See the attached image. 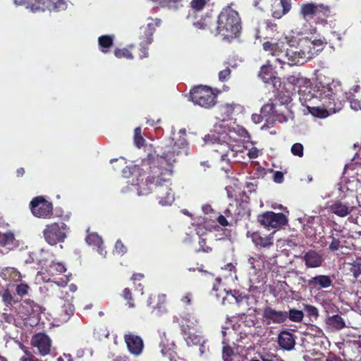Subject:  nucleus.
Here are the masks:
<instances>
[{
    "mask_svg": "<svg viewBox=\"0 0 361 361\" xmlns=\"http://www.w3.org/2000/svg\"><path fill=\"white\" fill-rule=\"evenodd\" d=\"M175 147L174 145L171 149L165 150L160 157L148 154L140 164V169L145 177L137 183L138 194L147 195L152 193L162 206L171 204L174 197L170 188L172 171L159 166V160H165L167 165L176 162L178 152H176Z\"/></svg>",
    "mask_w": 361,
    "mask_h": 361,
    "instance_id": "obj_1",
    "label": "nucleus"
},
{
    "mask_svg": "<svg viewBox=\"0 0 361 361\" xmlns=\"http://www.w3.org/2000/svg\"><path fill=\"white\" fill-rule=\"evenodd\" d=\"M312 94V98L318 99L321 105L308 108L312 115L319 118L327 117L341 110L346 98L341 84L334 80L328 83L317 82Z\"/></svg>",
    "mask_w": 361,
    "mask_h": 361,
    "instance_id": "obj_2",
    "label": "nucleus"
},
{
    "mask_svg": "<svg viewBox=\"0 0 361 361\" xmlns=\"http://www.w3.org/2000/svg\"><path fill=\"white\" fill-rule=\"evenodd\" d=\"M215 30L216 34L224 38L235 37L241 30L238 13L230 6L224 8L218 16Z\"/></svg>",
    "mask_w": 361,
    "mask_h": 361,
    "instance_id": "obj_3",
    "label": "nucleus"
},
{
    "mask_svg": "<svg viewBox=\"0 0 361 361\" xmlns=\"http://www.w3.org/2000/svg\"><path fill=\"white\" fill-rule=\"evenodd\" d=\"M216 97L212 89L207 86L199 85L190 91L191 101L205 109H210L216 104Z\"/></svg>",
    "mask_w": 361,
    "mask_h": 361,
    "instance_id": "obj_4",
    "label": "nucleus"
},
{
    "mask_svg": "<svg viewBox=\"0 0 361 361\" xmlns=\"http://www.w3.org/2000/svg\"><path fill=\"white\" fill-rule=\"evenodd\" d=\"M68 229V226L63 221L51 223L45 226L42 232L43 236L48 244L55 245L65 240Z\"/></svg>",
    "mask_w": 361,
    "mask_h": 361,
    "instance_id": "obj_5",
    "label": "nucleus"
},
{
    "mask_svg": "<svg viewBox=\"0 0 361 361\" xmlns=\"http://www.w3.org/2000/svg\"><path fill=\"white\" fill-rule=\"evenodd\" d=\"M16 5H25L33 13L45 10L60 9L65 5L64 0H13Z\"/></svg>",
    "mask_w": 361,
    "mask_h": 361,
    "instance_id": "obj_6",
    "label": "nucleus"
},
{
    "mask_svg": "<svg viewBox=\"0 0 361 361\" xmlns=\"http://www.w3.org/2000/svg\"><path fill=\"white\" fill-rule=\"evenodd\" d=\"M331 9L329 6L322 4H316L314 3H307L301 6L300 14L302 18L308 21L314 17L318 18H326L329 16Z\"/></svg>",
    "mask_w": 361,
    "mask_h": 361,
    "instance_id": "obj_7",
    "label": "nucleus"
},
{
    "mask_svg": "<svg viewBox=\"0 0 361 361\" xmlns=\"http://www.w3.org/2000/svg\"><path fill=\"white\" fill-rule=\"evenodd\" d=\"M257 219L262 226L268 229L279 228L288 224V218L284 214L271 211L259 214Z\"/></svg>",
    "mask_w": 361,
    "mask_h": 361,
    "instance_id": "obj_8",
    "label": "nucleus"
},
{
    "mask_svg": "<svg viewBox=\"0 0 361 361\" xmlns=\"http://www.w3.org/2000/svg\"><path fill=\"white\" fill-rule=\"evenodd\" d=\"M32 214L38 218L49 219L53 215V204L43 196L34 197L30 203Z\"/></svg>",
    "mask_w": 361,
    "mask_h": 361,
    "instance_id": "obj_9",
    "label": "nucleus"
},
{
    "mask_svg": "<svg viewBox=\"0 0 361 361\" xmlns=\"http://www.w3.org/2000/svg\"><path fill=\"white\" fill-rule=\"evenodd\" d=\"M123 340L131 355L137 357L143 353L145 344L141 336L133 332H128L124 334Z\"/></svg>",
    "mask_w": 361,
    "mask_h": 361,
    "instance_id": "obj_10",
    "label": "nucleus"
},
{
    "mask_svg": "<svg viewBox=\"0 0 361 361\" xmlns=\"http://www.w3.org/2000/svg\"><path fill=\"white\" fill-rule=\"evenodd\" d=\"M31 345L37 349L41 356H46L51 352V340L44 333H37L34 334L30 341Z\"/></svg>",
    "mask_w": 361,
    "mask_h": 361,
    "instance_id": "obj_11",
    "label": "nucleus"
},
{
    "mask_svg": "<svg viewBox=\"0 0 361 361\" xmlns=\"http://www.w3.org/2000/svg\"><path fill=\"white\" fill-rule=\"evenodd\" d=\"M286 311L277 310L267 305L262 310V318L267 324H281L286 323Z\"/></svg>",
    "mask_w": 361,
    "mask_h": 361,
    "instance_id": "obj_12",
    "label": "nucleus"
},
{
    "mask_svg": "<svg viewBox=\"0 0 361 361\" xmlns=\"http://www.w3.org/2000/svg\"><path fill=\"white\" fill-rule=\"evenodd\" d=\"M42 313V307L30 299L24 300L19 307V314L23 319L35 317Z\"/></svg>",
    "mask_w": 361,
    "mask_h": 361,
    "instance_id": "obj_13",
    "label": "nucleus"
},
{
    "mask_svg": "<svg viewBox=\"0 0 361 361\" xmlns=\"http://www.w3.org/2000/svg\"><path fill=\"white\" fill-rule=\"evenodd\" d=\"M263 49L271 56L276 58V61L281 64H286V49H283V46L279 43H271L265 42L263 43Z\"/></svg>",
    "mask_w": 361,
    "mask_h": 361,
    "instance_id": "obj_14",
    "label": "nucleus"
},
{
    "mask_svg": "<svg viewBox=\"0 0 361 361\" xmlns=\"http://www.w3.org/2000/svg\"><path fill=\"white\" fill-rule=\"evenodd\" d=\"M277 30V24L271 20H265L256 29L255 36L257 39L262 37L265 39H271L274 36Z\"/></svg>",
    "mask_w": 361,
    "mask_h": 361,
    "instance_id": "obj_15",
    "label": "nucleus"
},
{
    "mask_svg": "<svg viewBox=\"0 0 361 361\" xmlns=\"http://www.w3.org/2000/svg\"><path fill=\"white\" fill-rule=\"evenodd\" d=\"M143 30L145 36L143 37V41L140 43V49L139 56L140 59H143L148 56V47L147 46L152 42V35L154 32V26L152 23H148L147 26L140 28Z\"/></svg>",
    "mask_w": 361,
    "mask_h": 361,
    "instance_id": "obj_16",
    "label": "nucleus"
},
{
    "mask_svg": "<svg viewBox=\"0 0 361 361\" xmlns=\"http://www.w3.org/2000/svg\"><path fill=\"white\" fill-rule=\"evenodd\" d=\"M247 236L250 238L254 245L259 248H269L274 245V237L271 234L263 236L258 231H248Z\"/></svg>",
    "mask_w": 361,
    "mask_h": 361,
    "instance_id": "obj_17",
    "label": "nucleus"
},
{
    "mask_svg": "<svg viewBox=\"0 0 361 361\" xmlns=\"http://www.w3.org/2000/svg\"><path fill=\"white\" fill-rule=\"evenodd\" d=\"M166 295L164 294H152L147 299V305L151 307L154 311H157V315H161L166 312Z\"/></svg>",
    "mask_w": 361,
    "mask_h": 361,
    "instance_id": "obj_18",
    "label": "nucleus"
},
{
    "mask_svg": "<svg viewBox=\"0 0 361 361\" xmlns=\"http://www.w3.org/2000/svg\"><path fill=\"white\" fill-rule=\"evenodd\" d=\"M332 284V279L327 275H317L307 281V285L311 289L328 288Z\"/></svg>",
    "mask_w": 361,
    "mask_h": 361,
    "instance_id": "obj_19",
    "label": "nucleus"
},
{
    "mask_svg": "<svg viewBox=\"0 0 361 361\" xmlns=\"http://www.w3.org/2000/svg\"><path fill=\"white\" fill-rule=\"evenodd\" d=\"M291 0H279L271 5V16L276 19H280L291 9Z\"/></svg>",
    "mask_w": 361,
    "mask_h": 361,
    "instance_id": "obj_20",
    "label": "nucleus"
},
{
    "mask_svg": "<svg viewBox=\"0 0 361 361\" xmlns=\"http://www.w3.org/2000/svg\"><path fill=\"white\" fill-rule=\"evenodd\" d=\"M159 346L162 355L167 357L170 361H174L179 357L176 351V345L173 341L169 343V340L163 338Z\"/></svg>",
    "mask_w": 361,
    "mask_h": 361,
    "instance_id": "obj_21",
    "label": "nucleus"
},
{
    "mask_svg": "<svg viewBox=\"0 0 361 361\" xmlns=\"http://www.w3.org/2000/svg\"><path fill=\"white\" fill-rule=\"evenodd\" d=\"M242 208L240 204L235 202V204H229L228 207L224 211V216L230 219L231 226L236 224L242 217Z\"/></svg>",
    "mask_w": 361,
    "mask_h": 361,
    "instance_id": "obj_22",
    "label": "nucleus"
},
{
    "mask_svg": "<svg viewBox=\"0 0 361 361\" xmlns=\"http://www.w3.org/2000/svg\"><path fill=\"white\" fill-rule=\"evenodd\" d=\"M199 320L195 316L190 314H185L182 317L180 322L183 334L188 335L189 331L196 329Z\"/></svg>",
    "mask_w": 361,
    "mask_h": 361,
    "instance_id": "obj_23",
    "label": "nucleus"
},
{
    "mask_svg": "<svg viewBox=\"0 0 361 361\" xmlns=\"http://www.w3.org/2000/svg\"><path fill=\"white\" fill-rule=\"evenodd\" d=\"M303 261L307 267L316 268L322 265L323 262L322 256L315 250H309L302 257Z\"/></svg>",
    "mask_w": 361,
    "mask_h": 361,
    "instance_id": "obj_24",
    "label": "nucleus"
},
{
    "mask_svg": "<svg viewBox=\"0 0 361 361\" xmlns=\"http://www.w3.org/2000/svg\"><path fill=\"white\" fill-rule=\"evenodd\" d=\"M286 56L287 58H286V64H288L290 66L303 64L305 62H306L305 59H303L302 55L301 54V51H300L299 47H295V49H287Z\"/></svg>",
    "mask_w": 361,
    "mask_h": 361,
    "instance_id": "obj_25",
    "label": "nucleus"
},
{
    "mask_svg": "<svg viewBox=\"0 0 361 361\" xmlns=\"http://www.w3.org/2000/svg\"><path fill=\"white\" fill-rule=\"evenodd\" d=\"M278 343L279 346L286 350H291L295 345L293 334L287 331H283L279 334Z\"/></svg>",
    "mask_w": 361,
    "mask_h": 361,
    "instance_id": "obj_26",
    "label": "nucleus"
},
{
    "mask_svg": "<svg viewBox=\"0 0 361 361\" xmlns=\"http://www.w3.org/2000/svg\"><path fill=\"white\" fill-rule=\"evenodd\" d=\"M330 209L336 215L340 217H345L352 212L353 208L340 201H336L331 205Z\"/></svg>",
    "mask_w": 361,
    "mask_h": 361,
    "instance_id": "obj_27",
    "label": "nucleus"
},
{
    "mask_svg": "<svg viewBox=\"0 0 361 361\" xmlns=\"http://www.w3.org/2000/svg\"><path fill=\"white\" fill-rule=\"evenodd\" d=\"M0 245L12 248L17 245V241L13 232H0Z\"/></svg>",
    "mask_w": 361,
    "mask_h": 361,
    "instance_id": "obj_28",
    "label": "nucleus"
},
{
    "mask_svg": "<svg viewBox=\"0 0 361 361\" xmlns=\"http://www.w3.org/2000/svg\"><path fill=\"white\" fill-rule=\"evenodd\" d=\"M274 75V71L271 64H269V62H268L267 64L263 65L261 68L260 71L259 73V77L261 78V79L265 82L269 83L270 82V80L273 78V76Z\"/></svg>",
    "mask_w": 361,
    "mask_h": 361,
    "instance_id": "obj_29",
    "label": "nucleus"
},
{
    "mask_svg": "<svg viewBox=\"0 0 361 361\" xmlns=\"http://www.w3.org/2000/svg\"><path fill=\"white\" fill-rule=\"evenodd\" d=\"M98 44L103 53H107L109 49L113 46L114 36L109 35H102L98 38Z\"/></svg>",
    "mask_w": 361,
    "mask_h": 361,
    "instance_id": "obj_30",
    "label": "nucleus"
},
{
    "mask_svg": "<svg viewBox=\"0 0 361 361\" xmlns=\"http://www.w3.org/2000/svg\"><path fill=\"white\" fill-rule=\"evenodd\" d=\"M304 318V313L302 310H299L295 308H290L288 311H286V322L288 319L290 322L300 323Z\"/></svg>",
    "mask_w": 361,
    "mask_h": 361,
    "instance_id": "obj_31",
    "label": "nucleus"
},
{
    "mask_svg": "<svg viewBox=\"0 0 361 361\" xmlns=\"http://www.w3.org/2000/svg\"><path fill=\"white\" fill-rule=\"evenodd\" d=\"M87 243L90 245L94 246L97 248L98 252L102 250L103 240L101 236L97 233H89L85 238Z\"/></svg>",
    "mask_w": 361,
    "mask_h": 361,
    "instance_id": "obj_32",
    "label": "nucleus"
},
{
    "mask_svg": "<svg viewBox=\"0 0 361 361\" xmlns=\"http://www.w3.org/2000/svg\"><path fill=\"white\" fill-rule=\"evenodd\" d=\"M214 19L210 15L207 14L205 16L201 18L198 21L194 23V25L200 29H209L212 30V26L214 25Z\"/></svg>",
    "mask_w": 361,
    "mask_h": 361,
    "instance_id": "obj_33",
    "label": "nucleus"
},
{
    "mask_svg": "<svg viewBox=\"0 0 361 361\" xmlns=\"http://www.w3.org/2000/svg\"><path fill=\"white\" fill-rule=\"evenodd\" d=\"M236 108H240V106L236 104H225L220 107V111L222 114V120H226L230 118L233 114Z\"/></svg>",
    "mask_w": 361,
    "mask_h": 361,
    "instance_id": "obj_34",
    "label": "nucleus"
},
{
    "mask_svg": "<svg viewBox=\"0 0 361 361\" xmlns=\"http://www.w3.org/2000/svg\"><path fill=\"white\" fill-rule=\"evenodd\" d=\"M210 0H192L190 2V8L193 13H198L209 5Z\"/></svg>",
    "mask_w": 361,
    "mask_h": 361,
    "instance_id": "obj_35",
    "label": "nucleus"
},
{
    "mask_svg": "<svg viewBox=\"0 0 361 361\" xmlns=\"http://www.w3.org/2000/svg\"><path fill=\"white\" fill-rule=\"evenodd\" d=\"M328 324L338 330H341L345 326L343 319L338 314H335L328 318Z\"/></svg>",
    "mask_w": 361,
    "mask_h": 361,
    "instance_id": "obj_36",
    "label": "nucleus"
},
{
    "mask_svg": "<svg viewBox=\"0 0 361 361\" xmlns=\"http://www.w3.org/2000/svg\"><path fill=\"white\" fill-rule=\"evenodd\" d=\"M222 357L224 361H233V357L235 356L233 349L225 341H223Z\"/></svg>",
    "mask_w": 361,
    "mask_h": 361,
    "instance_id": "obj_37",
    "label": "nucleus"
},
{
    "mask_svg": "<svg viewBox=\"0 0 361 361\" xmlns=\"http://www.w3.org/2000/svg\"><path fill=\"white\" fill-rule=\"evenodd\" d=\"M286 80L288 83L295 86H300L301 84L305 83L306 78L302 77L300 73H295L293 75H288Z\"/></svg>",
    "mask_w": 361,
    "mask_h": 361,
    "instance_id": "obj_38",
    "label": "nucleus"
},
{
    "mask_svg": "<svg viewBox=\"0 0 361 361\" xmlns=\"http://www.w3.org/2000/svg\"><path fill=\"white\" fill-rule=\"evenodd\" d=\"M275 113V105L273 103H267L261 108V114L267 118V121L272 116H274Z\"/></svg>",
    "mask_w": 361,
    "mask_h": 361,
    "instance_id": "obj_39",
    "label": "nucleus"
},
{
    "mask_svg": "<svg viewBox=\"0 0 361 361\" xmlns=\"http://www.w3.org/2000/svg\"><path fill=\"white\" fill-rule=\"evenodd\" d=\"M21 349L23 350V355L20 358V361H42L37 358L27 347L21 345Z\"/></svg>",
    "mask_w": 361,
    "mask_h": 361,
    "instance_id": "obj_40",
    "label": "nucleus"
},
{
    "mask_svg": "<svg viewBox=\"0 0 361 361\" xmlns=\"http://www.w3.org/2000/svg\"><path fill=\"white\" fill-rule=\"evenodd\" d=\"M121 296L125 300L127 301V305L129 308H133L135 307V304L133 298V294L130 288H124L121 294Z\"/></svg>",
    "mask_w": 361,
    "mask_h": 361,
    "instance_id": "obj_41",
    "label": "nucleus"
},
{
    "mask_svg": "<svg viewBox=\"0 0 361 361\" xmlns=\"http://www.w3.org/2000/svg\"><path fill=\"white\" fill-rule=\"evenodd\" d=\"M134 142L138 148L144 146L145 140L142 136V130L140 127L135 128L134 130Z\"/></svg>",
    "mask_w": 361,
    "mask_h": 361,
    "instance_id": "obj_42",
    "label": "nucleus"
},
{
    "mask_svg": "<svg viewBox=\"0 0 361 361\" xmlns=\"http://www.w3.org/2000/svg\"><path fill=\"white\" fill-rule=\"evenodd\" d=\"M308 40H305L303 44L300 46L299 48L301 51V54L305 59V61L312 58V53H311V49L310 48L309 44H307Z\"/></svg>",
    "mask_w": 361,
    "mask_h": 361,
    "instance_id": "obj_43",
    "label": "nucleus"
},
{
    "mask_svg": "<svg viewBox=\"0 0 361 361\" xmlns=\"http://www.w3.org/2000/svg\"><path fill=\"white\" fill-rule=\"evenodd\" d=\"M199 246L200 247L196 250V252H203L206 253L211 252L212 251V247L210 245L207 243V238L201 237L199 240Z\"/></svg>",
    "mask_w": 361,
    "mask_h": 361,
    "instance_id": "obj_44",
    "label": "nucleus"
},
{
    "mask_svg": "<svg viewBox=\"0 0 361 361\" xmlns=\"http://www.w3.org/2000/svg\"><path fill=\"white\" fill-rule=\"evenodd\" d=\"M1 300L6 306H11L16 302L13 296L8 289H6L3 291L1 293Z\"/></svg>",
    "mask_w": 361,
    "mask_h": 361,
    "instance_id": "obj_45",
    "label": "nucleus"
},
{
    "mask_svg": "<svg viewBox=\"0 0 361 361\" xmlns=\"http://www.w3.org/2000/svg\"><path fill=\"white\" fill-rule=\"evenodd\" d=\"M114 55L118 59H121V58H126L128 59H133V55L130 51V50L127 48H123V49L116 48L114 50Z\"/></svg>",
    "mask_w": 361,
    "mask_h": 361,
    "instance_id": "obj_46",
    "label": "nucleus"
},
{
    "mask_svg": "<svg viewBox=\"0 0 361 361\" xmlns=\"http://www.w3.org/2000/svg\"><path fill=\"white\" fill-rule=\"evenodd\" d=\"M185 339L188 345H197L201 343V338L199 336L192 334L191 331L185 335Z\"/></svg>",
    "mask_w": 361,
    "mask_h": 361,
    "instance_id": "obj_47",
    "label": "nucleus"
},
{
    "mask_svg": "<svg viewBox=\"0 0 361 361\" xmlns=\"http://www.w3.org/2000/svg\"><path fill=\"white\" fill-rule=\"evenodd\" d=\"M329 238L331 239V242L329 245V250L331 252H335L338 250L340 247V240L337 238L334 237V230L331 231L330 235H329Z\"/></svg>",
    "mask_w": 361,
    "mask_h": 361,
    "instance_id": "obj_48",
    "label": "nucleus"
},
{
    "mask_svg": "<svg viewBox=\"0 0 361 361\" xmlns=\"http://www.w3.org/2000/svg\"><path fill=\"white\" fill-rule=\"evenodd\" d=\"M350 265L351 267L349 269V271L353 277L357 279L361 274V263L354 262Z\"/></svg>",
    "mask_w": 361,
    "mask_h": 361,
    "instance_id": "obj_49",
    "label": "nucleus"
},
{
    "mask_svg": "<svg viewBox=\"0 0 361 361\" xmlns=\"http://www.w3.org/2000/svg\"><path fill=\"white\" fill-rule=\"evenodd\" d=\"M291 153L295 155L298 156L299 157H302L304 154L303 153V145L300 143H295L291 147Z\"/></svg>",
    "mask_w": 361,
    "mask_h": 361,
    "instance_id": "obj_50",
    "label": "nucleus"
},
{
    "mask_svg": "<svg viewBox=\"0 0 361 361\" xmlns=\"http://www.w3.org/2000/svg\"><path fill=\"white\" fill-rule=\"evenodd\" d=\"M304 310L310 317L317 318L319 316L317 308L312 305H305Z\"/></svg>",
    "mask_w": 361,
    "mask_h": 361,
    "instance_id": "obj_51",
    "label": "nucleus"
},
{
    "mask_svg": "<svg viewBox=\"0 0 361 361\" xmlns=\"http://www.w3.org/2000/svg\"><path fill=\"white\" fill-rule=\"evenodd\" d=\"M30 287L28 285L25 283H20L16 286V293L20 296L23 297L27 294Z\"/></svg>",
    "mask_w": 361,
    "mask_h": 361,
    "instance_id": "obj_52",
    "label": "nucleus"
},
{
    "mask_svg": "<svg viewBox=\"0 0 361 361\" xmlns=\"http://www.w3.org/2000/svg\"><path fill=\"white\" fill-rule=\"evenodd\" d=\"M1 322L8 324H14L16 319L13 314L8 312H4L1 317Z\"/></svg>",
    "mask_w": 361,
    "mask_h": 361,
    "instance_id": "obj_53",
    "label": "nucleus"
},
{
    "mask_svg": "<svg viewBox=\"0 0 361 361\" xmlns=\"http://www.w3.org/2000/svg\"><path fill=\"white\" fill-rule=\"evenodd\" d=\"M312 44L317 47V50H319V51H322L323 49H324V47L325 44H327V42L326 40L325 39V38H323V39H315L314 40H312L310 41Z\"/></svg>",
    "mask_w": 361,
    "mask_h": 361,
    "instance_id": "obj_54",
    "label": "nucleus"
},
{
    "mask_svg": "<svg viewBox=\"0 0 361 361\" xmlns=\"http://www.w3.org/2000/svg\"><path fill=\"white\" fill-rule=\"evenodd\" d=\"M231 75V69L228 67H226L225 69L221 71L219 73V80L224 82L228 80Z\"/></svg>",
    "mask_w": 361,
    "mask_h": 361,
    "instance_id": "obj_55",
    "label": "nucleus"
},
{
    "mask_svg": "<svg viewBox=\"0 0 361 361\" xmlns=\"http://www.w3.org/2000/svg\"><path fill=\"white\" fill-rule=\"evenodd\" d=\"M116 252L118 254L123 255L127 252L126 247L123 245L121 240H118L115 245Z\"/></svg>",
    "mask_w": 361,
    "mask_h": 361,
    "instance_id": "obj_56",
    "label": "nucleus"
},
{
    "mask_svg": "<svg viewBox=\"0 0 361 361\" xmlns=\"http://www.w3.org/2000/svg\"><path fill=\"white\" fill-rule=\"evenodd\" d=\"M51 268L59 272V274H62L66 272V268L65 266L61 262H54L52 263Z\"/></svg>",
    "mask_w": 361,
    "mask_h": 361,
    "instance_id": "obj_57",
    "label": "nucleus"
},
{
    "mask_svg": "<svg viewBox=\"0 0 361 361\" xmlns=\"http://www.w3.org/2000/svg\"><path fill=\"white\" fill-rule=\"evenodd\" d=\"M350 106L352 109L355 111L361 110V98L360 99L354 98L351 99L350 100Z\"/></svg>",
    "mask_w": 361,
    "mask_h": 361,
    "instance_id": "obj_58",
    "label": "nucleus"
},
{
    "mask_svg": "<svg viewBox=\"0 0 361 361\" xmlns=\"http://www.w3.org/2000/svg\"><path fill=\"white\" fill-rule=\"evenodd\" d=\"M273 180L276 183H281L284 180L283 173L280 171H275Z\"/></svg>",
    "mask_w": 361,
    "mask_h": 361,
    "instance_id": "obj_59",
    "label": "nucleus"
},
{
    "mask_svg": "<svg viewBox=\"0 0 361 361\" xmlns=\"http://www.w3.org/2000/svg\"><path fill=\"white\" fill-rule=\"evenodd\" d=\"M217 222L222 226H227L231 225V221H228L224 215H219L216 219Z\"/></svg>",
    "mask_w": 361,
    "mask_h": 361,
    "instance_id": "obj_60",
    "label": "nucleus"
},
{
    "mask_svg": "<svg viewBox=\"0 0 361 361\" xmlns=\"http://www.w3.org/2000/svg\"><path fill=\"white\" fill-rule=\"evenodd\" d=\"M259 155V150L256 147H252L249 150L247 156L250 159H255Z\"/></svg>",
    "mask_w": 361,
    "mask_h": 361,
    "instance_id": "obj_61",
    "label": "nucleus"
},
{
    "mask_svg": "<svg viewBox=\"0 0 361 361\" xmlns=\"http://www.w3.org/2000/svg\"><path fill=\"white\" fill-rule=\"evenodd\" d=\"M270 82L272 83L274 88H278L281 86V78L276 75H274L273 78L270 80Z\"/></svg>",
    "mask_w": 361,
    "mask_h": 361,
    "instance_id": "obj_62",
    "label": "nucleus"
},
{
    "mask_svg": "<svg viewBox=\"0 0 361 361\" xmlns=\"http://www.w3.org/2000/svg\"><path fill=\"white\" fill-rule=\"evenodd\" d=\"M260 359L262 361H274L275 356L270 354L260 355Z\"/></svg>",
    "mask_w": 361,
    "mask_h": 361,
    "instance_id": "obj_63",
    "label": "nucleus"
},
{
    "mask_svg": "<svg viewBox=\"0 0 361 361\" xmlns=\"http://www.w3.org/2000/svg\"><path fill=\"white\" fill-rule=\"evenodd\" d=\"M57 361H73V360L70 354H63V356L58 357Z\"/></svg>",
    "mask_w": 361,
    "mask_h": 361,
    "instance_id": "obj_64",
    "label": "nucleus"
}]
</instances>
